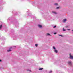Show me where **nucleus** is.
<instances>
[{"label": "nucleus", "mask_w": 73, "mask_h": 73, "mask_svg": "<svg viewBox=\"0 0 73 73\" xmlns=\"http://www.w3.org/2000/svg\"><path fill=\"white\" fill-rule=\"evenodd\" d=\"M68 30H70V29H68Z\"/></svg>", "instance_id": "nucleus-23"}, {"label": "nucleus", "mask_w": 73, "mask_h": 73, "mask_svg": "<svg viewBox=\"0 0 73 73\" xmlns=\"http://www.w3.org/2000/svg\"><path fill=\"white\" fill-rule=\"evenodd\" d=\"M38 26L39 28L42 27V26L40 25H38Z\"/></svg>", "instance_id": "nucleus-3"}, {"label": "nucleus", "mask_w": 73, "mask_h": 73, "mask_svg": "<svg viewBox=\"0 0 73 73\" xmlns=\"http://www.w3.org/2000/svg\"><path fill=\"white\" fill-rule=\"evenodd\" d=\"M70 56H72V55H71V54H70Z\"/></svg>", "instance_id": "nucleus-17"}, {"label": "nucleus", "mask_w": 73, "mask_h": 73, "mask_svg": "<svg viewBox=\"0 0 73 73\" xmlns=\"http://www.w3.org/2000/svg\"><path fill=\"white\" fill-rule=\"evenodd\" d=\"M35 46H36V47H37V46L38 45L37 44H35Z\"/></svg>", "instance_id": "nucleus-11"}, {"label": "nucleus", "mask_w": 73, "mask_h": 73, "mask_svg": "<svg viewBox=\"0 0 73 73\" xmlns=\"http://www.w3.org/2000/svg\"><path fill=\"white\" fill-rule=\"evenodd\" d=\"M15 47V48H16V47Z\"/></svg>", "instance_id": "nucleus-26"}, {"label": "nucleus", "mask_w": 73, "mask_h": 73, "mask_svg": "<svg viewBox=\"0 0 73 73\" xmlns=\"http://www.w3.org/2000/svg\"><path fill=\"white\" fill-rule=\"evenodd\" d=\"M1 27H2V25H0V29L1 28Z\"/></svg>", "instance_id": "nucleus-10"}, {"label": "nucleus", "mask_w": 73, "mask_h": 73, "mask_svg": "<svg viewBox=\"0 0 73 73\" xmlns=\"http://www.w3.org/2000/svg\"><path fill=\"white\" fill-rule=\"evenodd\" d=\"M52 71H51L50 72V73H52Z\"/></svg>", "instance_id": "nucleus-19"}, {"label": "nucleus", "mask_w": 73, "mask_h": 73, "mask_svg": "<svg viewBox=\"0 0 73 73\" xmlns=\"http://www.w3.org/2000/svg\"><path fill=\"white\" fill-rule=\"evenodd\" d=\"M56 27V26H54L53 27V28H55Z\"/></svg>", "instance_id": "nucleus-14"}, {"label": "nucleus", "mask_w": 73, "mask_h": 73, "mask_svg": "<svg viewBox=\"0 0 73 73\" xmlns=\"http://www.w3.org/2000/svg\"><path fill=\"white\" fill-rule=\"evenodd\" d=\"M72 31H73V30H72Z\"/></svg>", "instance_id": "nucleus-25"}, {"label": "nucleus", "mask_w": 73, "mask_h": 73, "mask_svg": "<svg viewBox=\"0 0 73 73\" xmlns=\"http://www.w3.org/2000/svg\"><path fill=\"white\" fill-rule=\"evenodd\" d=\"M63 31H65V30L63 29Z\"/></svg>", "instance_id": "nucleus-20"}, {"label": "nucleus", "mask_w": 73, "mask_h": 73, "mask_svg": "<svg viewBox=\"0 0 73 73\" xmlns=\"http://www.w3.org/2000/svg\"><path fill=\"white\" fill-rule=\"evenodd\" d=\"M47 35H50V34H49V33H47Z\"/></svg>", "instance_id": "nucleus-15"}, {"label": "nucleus", "mask_w": 73, "mask_h": 73, "mask_svg": "<svg viewBox=\"0 0 73 73\" xmlns=\"http://www.w3.org/2000/svg\"><path fill=\"white\" fill-rule=\"evenodd\" d=\"M59 36H60L61 37H63V36L61 35H58Z\"/></svg>", "instance_id": "nucleus-8"}, {"label": "nucleus", "mask_w": 73, "mask_h": 73, "mask_svg": "<svg viewBox=\"0 0 73 73\" xmlns=\"http://www.w3.org/2000/svg\"><path fill=\"white\" fill-rule=\"evenodd\" d=\"M59 8V7H57V9H58Z\"/></svg>", "instance_id": "nucleus-18"}, {"label": "nucleus", "mask_w": 73, "mask_h": 73, "mask_svg": "<svg viewBox=\"0 0 73 73\" xmlns=\"http://www.w3.org/2000/svg\"><path fill=\"white\" fill-rule=\"evenodd\" d=\"M66 27V28H67V27H68V26H67L66 27Z\"/></svg>", "instance_id": "nucleus-22"}, {"label": "nucleus", "mask_w": 73, "mask_h": 73, "mask_svg": "<svg viewBox=\"0 0 73 73\" xmlns=\"http://www.w3.org/2000/svg\"><path fill=\"white\" fill-rule=\"evenodd\" d=\"M54 52H56V53L58 52L57 50H55Z\"/></svg>", "instance_id": "nucleus-5"}, {"label": "nucleus", "mask_w": 73, "mask_h": 73, "mask_svg": "<svg viewBox=\"0 0 73 73\" xmlns=\"http://www.w3.org/2000/svg\"><path fill=\"white\" fill-rule=\"evenodd\" d=\"M42 69H43V68H39V70H42Z\"/></svg>", "instance_id": "nucleus-9"}, {"label": "nucleus", "mask_w": 73, "mask_h": 73, "mask_svg": "<svg viewBox=\"0 0 73 73\" xmlns=\"http://www.w3.org/2000/svg\"><path fill=\"white\" fill-rule=\"evenodd\" d=\"M66 21V19H63V21L64 23L65 22V21Z\"/></svg>", "instance_id": "nucleus-2"}, {"label": "nucleus", "mask_w": 73, "mask_h": 73, "mask_svg": "<svg viewBox=\"0 0 73 73\" xmlns=\"http://www.w3.org/2000/svg\"><path fill=\"white\" fill-rule=\"evenodd\" d=\"M52 13H54L55 14H57V13L55 11H52Z\"/></svg>", "instance_id": "nucleus-6"}, {"label": "nucleus", "mask_w": 73, "mask_h": 73, "mask_svg": "<svg viewBox=\"0 0 73 73\" xmlns=\"http://www.w3.org/2000/svg\"><path fill=\"white\" fill-rule=\"evenodd\" d=\"M10 48H11V49H12V47H11Z\"/></svg>", "instance_id": "nucleus-24"}, {"label": "nucleus", "mask_w": 73, "mask_h": 73, "mask_svg": "<svg viewBox=\"0 0 73 73\" xmlns=\"http://www.w3.org/2000/svg\"><path fill=\"white\" fill-rule=\"evenodd\" d=\"M70 59H73V56H70Z\"/></svg>", "instance_id": "nucleus-4"}, {"label": "nucleus", "mask_w": 73, "mask_h": 73, "mask_svg": "<svg viewBox=\"0 0 73 73\" xmlns=\"http://www.w3.org/2000/svg\"><path fill=\"white\" fill-rule=\"evenodd\" d=\"M1 60H0V62H1Z\"/></svg>", "instance_id": "nucleus-21"}, {"label": "nucleus", "mask_w": 73, "mask_h": 73, "mask_svg": "<svg viewBox=\"0 0 73 73\" xmlns=\"http://www.w3.org/2000/svg\"><path fill=\"white\" fill-rule=\"evenodd\" d=\"M11 51H12V50H7V52H11Z\"/></svg>", "instance_id": "nucleus-7"}, {"label": "nucleus", "mask_w": 73, "mask_h": 73, "mask_svg": "<svg viewBox=\"0 0 73 73\" xmlns=\"http://www.w3.org/2000/svg\"><path fill=\"white\" fill-rule=\"evenodd\" d=\"M68 63L70 65H72V62H71V61L68 62Z\"/></svg>", "instance_id": "nucleus-1"}, {"label": "nucleus", "mask_w": 73, "mask_h": 73, "mask_svg": "<svg viewBox=\"0 0 73 73\" xmlns=\"http://www.w3.org/2000/svg\"><path fill=\"white\" fill-rule=\"evenodd\" d=\"M53 49H56V48H55V47L53 46Z\"/></svg>", "instance_id": "nucleus-12"}, {"label": "nucleus", "mask_w": 73, "mask_h": 73, "mask_svg": "<svg viewBox=\"0 0 73 73\" xmlns=\"http://www.w3.org/2000/svg\"><path fill=\"white\" fill-rule=\"evenodd\" d=\"M54 5H58V4H57V3H55Z\"/></svg>", "instance_id": "nucleus-13"}, {"label": "nucleus", "mask_w": 73, "mask_h": 73, "mask_svg": "<svg viewBox=\"0 0 73 73\" xmlns=\"http://www.w3.org/2000/svg\"><path fill=\"white\" fill-rule=\"evenodd\" d=\"M54 35H56V34H57V33H54Z\"/></svg>", "instance_id": "nucleus-16"}]
</instances>
